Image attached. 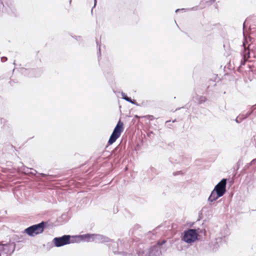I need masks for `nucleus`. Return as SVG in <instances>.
<instances>
[{"label":"nucleus","instance_id":"bb28decb","mask_svg":"<svg viewBox=\"0 0 256 256\" xmlns=\"http://www.w3.org/2000/svg\"><path fill=\"white\" fill-rule=\"evenodd\" d=\"M1 60L2 62H6L7 60V58L5 56H3L1 58Z\"/></svg>","mask_w":256,"mask_h":256},{"label":"nucleus","instance_id":"1a4fd4ad","mask_svg":"<svg viewBox=\"0 0 256 256\" xmlns=\"http://www.w3.org/2000/svg\"><path fill=\"white\" fill-rule=\"evenodd\" d=\"M226 179H222L214 188L213 190L218 194L223 196L226 192Z\"/></svg>","mask_w":256,"mask_h":256},{"label":"nucleus","instance_id":"4468645a","mask_svg":"<svg viewBox=\"0 0 256 256\" xmlns=\"http://www.w3.org/2000/svg\"><path fill=\"white\" fill-rule=\"evenodd\" d=\"M122 98L126 100V101L130 102V103H132V104H134V100H132V98L130 97H128L125 93L122 92Z\"/></svg>","mask_w":256,"mask_h":256},{"label":"nucleus","instance_id":"393cba45","mask_svg":"<svg viewBox=\"0 0 256 256\" xmlns=\"http://www.w3.org/2000/svg\"><path fill=\"white\" fill-rule=\"evenodd\" d=\"M96 44H97V46L98 47V51H99V54L100 55V45L99 44V43L98 42V40H96Z\"/></svg>","mask_w":256,"mask_h":256},{"label":"nucleus","instance_id":"f3484780","mask_svg":"<svg viewBox=\"0 0 256 256\" xmlns=\"http://www.w3.org/2000/svg\"><path fill=\"white\" fill-rule=\"evenodd\" d=\"M38 174L40 175L42 177L48 176V177H50V178H54L56 177V176H54V175H48V174H44L43 173H40V174Z\"/></svg>","mask_w":256,"mask_h":256},{"label":"nucleus","instance_id":"ddd939ff","mask_svg":"<svg viewBox=\"0 0 256 256\" xmlns=\"http://www.w3.org/2000/svg\"><path fill=\"white\" fill-rule=\"evenodd\" d=\"M243 46H244V51H242L241 53V54L243 58H245V60H248L250 58V51L249 49H246V46H244V44H243Z\"/></svg>","mask_w":256,"mask_h":256},{"label":"nucleus","instance_id":"f8f14e48","mask_svg":"<svg viewBox=\"0 0 256 256\" xmlns=\"http://www.w3.org/2000/svg\"><path fill=\"white\" fill-rule=\"evenodd\" d=\"M222 196L218 194L214 190H212L210 196L208 198V202H213L218 200L219 198L222 197Z\"/></svg>","mask_w":256,"mask_h":256},{"label":"nucleus","instance_id":"e433bc0d","mask_svg":"<svg viewBox=\"0 0 256 256\" xmlns=\"http://www.w3.org/2000/svg\"><path fill=\"white\" fill-rule=\"evenodd\" d=\"M134 104H136V106H138V104H136V102H134Z\"/></svg>","mask_w":256,"mask_h":256},{"label":"nucleus","instance_id":"2f4dec72","mask_svg":"<svg viewBox=\"0 0 256 256\" xmlns=\"http://www.w3.org/2000/svg\"><path fill=\"white\" fill-rule=\"evenodd\" d=\"M170 120H167L166 122V124H168V122H170Z\"/></svg>","mask_w":256,"mask_h":256},{"label":"nucleus","instance_id":"9d476101","mask_svg":"<svg viewBox=\"0 0 256 256\" xmlns=\"http://www.w3.org/2000/svg\"><path fill=\"white\" fill-rule=\"evenodd\" d=\"M88 234L79 236H70V244L75 242L78 243L81 241L88 242L89 239H88Z\"/></svg>","mask_w":256,"mask_h":256},{"label":"nucleus","instance_id":"473e14b6","mask_svg":"<svg viewBox=\"0 0 256 256\" xmlns=\"http://www.w3.org/2000/svg\"><path fill=\"white\" fill-rule=\"evenodd\" d=\"M244 28L245 27V22L243 24Z\"/></svg>","mask_w":256,"mask_h":256},{"label":"nucleus","instance_id":"9b49d317","mask_svg":"<svg viewBox=\"0 0 256 256\" xmlns=\"http://www.w3.org/2000/svg\"><path fill=\"white\" fill-rule=\"evenodd\" d=\"M251 114H253L254 116H256V105L253 106L246 113L244 112L240 114L239 115V118L244 120Z\"/></svg>","mask_w":256,"mask_h":256},{"label":"nucleus","instance_id":"6ab92c4d","mask_svg":"<svg viewBox=\"0 0 256 256\" xmlns=\"http://www.w3.org/2000/svg\"><path fill=\"white\" fill-rule=\"evenodd\" d=\"M145 117L148 118L150 120H152L154 119V116L152 115H147Z\"/></svg>","mask_w":256,"mask_h":256},{"label":"nucleus","instance_id":"20e7f679","mask_svg":"<svg viewBox=\"0 0 256 256\" xmlns=\"http://www.w3.org/2000/svg\"><path fill=\"white\" fill-rule=\"evenodd\" d=\"M16 248L14 242H9L8 244L0 243V249L2 256H10L14 252Z\"/></svg>","mask_w":256,"mask_h":256},{"label":"nucleus","instance_id":"c756f323","mask_svg":"<svg viewBox=\"0 0 256 256\" xmlns=\"http://www.w3.org/2000/svg\"><path fill=\"white\" fill-rule=\"evenodd\" d=\"M27 70H27L26 69L24 68H22V72H23V71H25V72H26V71H27Z\"/></svg>","mask_w":256,"mask_h":256},{"label":"nucleus","instance_id":"39448f33","mask_svg":"<svg viewBox=\"0 0 256 256\" xmlns=\"http://www.w3.org/2000/svg\"><path fill=\"white\" fill-rule=\"evenodd\" d=\"M198 232L195 229H189L184 232L182 240L190 244L198 238Z\"/></svg>","mask_w":256,"mask_h":256},{"label":"nucleus","instance_id":"7c9ffc66","mask_svg":"<svg viewBox=\"0 0 256 256\" xmlns=\"http://www.w3.org/2000/svg\"><path fill=\"white\" fill-rule=\"evenodd\" d=\"M94 0V6H96V0Z\"/></svg>","mask_w":256,"mask_h":256},{"label":"nucleus","instance_id":"c85d7f7f","mask_svg":"<svg viewBox=\"0 0 256 256\" xmlns=\"http://www.w3.org/2000/svg\"><path fill=\"white\" fill-rule=\"evenodd\" d=\"M184 8H182V9H177L176 10V12H178L180 11V10H184Z\"/></svg>","mask_w":256,"mask_h":256},{"label":"nucleus","instance_id":"a878e982","mask_svg":"<svg viewBox=\"0 0 256 256\" xmlns=\"http://www.w3.org/2000/svg\"><path fill=\"white\" fill-rule=\"evenodd\" d=\"M0 122L1 124H4L6 122V120L4 118H0Z\"/></svg>","mask_w":256,"mask_h":256},{"label":"nucleus","instance_id":"2eb2a0df","mask_svg":"<svg viewBox=\"0 0 256 256\" xmlns=\"http://www.w3.org/2000/svg\"><path fill=\"white\" fill-rule=\"evenodd\" d=\"M196 100L198 101V104H202L206 100V97L202 96L197 95L196 97Z\"/></svg>","mask_w":256,"mask_h":256},{"label":"nucleus","instance_id":"cd10ccee","mask_svg":"<svg viewBox=\"0 0 256 256\" xmlns=\"http://www.w3.org/2000/svg\"><path fill=\"white\" fill-rule=\"evenodd\" d=\"M120 150V148L119 146H116V147L114 148V150H113V152H114L115 151H116H116H117V150Z\"/></svg>","mask_w":256,"mask_h":256},{"label":"nucleus","instance_id":"a211bd4d","mask_svg":"<svg viewBox=\"0 0 256 256\" xmlns=\"http://www.w3.org/2000/svg\"><path fill=\"white\" fill-rule=\"evenodd\" d=\"M215 0H202V1L205 4H211L213 2H214Z\"/></svg>","mask_w":256,"mask_h":256},{"label":"nucleus","instance_id":"f03ea898","mask_svg":"<svg viewBox=\"0 0 256 256\" xmlns=\"http://www.w3.org/2000/svg\"><path fill=\"white\" fill-rule=\"evenodd\" d=\"M46 227V222H41L31 226L24 230V232L30 236H34L40 234L44 231Z\"/></svg>","mask_w":256,"mask_h":256},{"label":"nucleus","instance_id":"b1692460","mask_svg":"<svg viewBox=\"0 0 256 256\" xmlns=\"http://www.w3.org/2000/svg\"><path fill=\"white\" fill-rule=\"evenodd\" d=\"M256 162V158L255 159H254L250 163H249V164L250 165H253L255 164Z\"/></svg>","mask_w":256,"mask_h":256},{"label":"nucleus","instance_id":"aec40b11","mask_svg":"<svg viewBox=\"0 0 256 256\" xmlns=\"http://www.w3.org/2000/svg\"><path fill=\"white\" fill-rule=\"evenodd\" d=\"M242 120V119L239 118V116L236 118L235 121L237 123H240Z\"/></svg>","mask_w":256,"mask_h":256},{"label":"nucleus","instance_id":"4be33fe9","mask_svg":"<svg viewBox=\"0 0 256 256\" xmlns=\"http://www.w3.org/2000/svg\"><path fill=\"white\" fill-rule=\"evenodd\" d=\"M180 174H182V171H177L176 172H173V175L174 176H177V175Z\"/></svg>","mask_w":256,"mask_h":256},{"label":"nucleus","instance_id":"4c0bfd02","mask_svg":"<svg viewBox=\"0 0 256 256\" xmlns=\"http://www.w3.org/2000/svg\"><path fill=\"white\" fill-rule=\"evenodd\" d=\"M248 166H250V164H248Z\"/></svg>","mask_w":256,"mask_h":256},{"label":"nucleus","instance_id":"f257e3e1","mask_svg":"<svg viewBox=\"0 0 256 256\" xmlns=\"http://www.w3.org/2000/svg\"><path fill=\"white\" fill-rule=\"evenodd\" d=\"M167 241L166 240H159L157 244L151 246L148 252L144 250L138 252V256H160L162 250L166 251L168 246H166Z\"/></svg>","mask_w":256,"mask_h":256},{"label":"nucleus","instance_id":"f704fd0d","mask_svg":"<svg viewBox=\"0 0 256 256\" xmlns=\"http://www.w3.org/2000/svg\"><path fill=\"white\" fill-rule=\"evenodd\" d=\"M15 62H16V60H14V64H15Z\"/></svg>","mask_w":256,"mask_h":256},{"label":"nucleus","instance_id":"423d86ee","mask_svg":"<svg viewBox=\"0 0 256 256\" xmlns=\"http://www.w3.org/2000/svg\"><path fill=\"white\" fill-rule=\"evenodd\" d=\"M88 242H95L97 243H106L114 240L108 236L100 234H90L88 236Z\"/></svg>","mask_w":256,"mask_h":256},{"label":"nucleus","instance_id":"5701e85b","mask_svg":"<svg viewBox=\"0 0 256 256\" xmlns=\"http://www.w3.org/2000/svg\"><path fill=\"white\" fill-rule=\"evenodd\" d=\"M32 170L33 171L32 172L30 171V174H34V175L36 176V174L38 173L37 171L36 170H34L33 168H32Z\"/></svg>","mask_w":256,"mask_h":256},{"label":"nucleus","instance_id":"6e6552de","mask_svg":"<svg viewBox=\"0 0 256 256\" xmlns=\"http://www.w3.org/2000/svg\"><path fill=\"white\" fill-rule=\"evenodd\" d=\"M70 235H64L60 237L54 238L52 242L56 246L60 247L70 244Z\"/></svg>","mask_w":256,"mask_h":256},{"label":"nucleus","instance_id":"412c9836","mask_svg":"<svg viewBox=\"0 0 256 256\" xmlns=\"http://www.w3.org/2000/svg\"><path fill=\"white\" fill-rule=\"evenodd\" d=\"M247 60H245V58H242V60H241L240 62V66L244 65L246 62Z\"/></svg>","mask_w":256,"mask_h":256},{"label":"nucleus","instance_id":"72a5a7b5","mask_svg":"<svg viewBox=\"0 0 256 256\" xmlns=\"http://www.w3.org/2000/svg\"><path fill=\"white\" fill-rule=\"evenodd\" d=\"M176 120H174L172 121V122H176Z\"/></svg>","mask_w":256,"mask_h":256},{"label":"nucleus","instance_id":"dca6fc26","mask_svg":"<svg viewBox=\"0 0 256 256\" xmlns=\"http://www.w3.org/2000/svg\"><path fill=\"white\" fill-rule=\"evenodd\" d=\"M22 171L24 172L26 174H30V171L32 170V168H29L28 167H26V166H24L22 168Z\"/></svg>","mask_w":256,"mask_h":256},{"label":"nucleus","instance_id":"c9c22d12","mask_svg":"<svg viewBox=\"0 0 256 256\" xmlns=\"http://www.w3.org/2000/svg\"><path fill=\"white\" fill-rule=\"evenodd\" d=\"M134 104H136V106H138V104H136V102H134Z\"/></svg>","mask_w":256,"mask_h":256},{"label":"nucleus","instance_id":"0eeeda50","mask_svg":"<svg viewBox=\"0 0 256 256\" xmlns=\"http://www.w3.org/2000/svg\"><path fill=\"white\" fill-rule=\"evenodd\" d=\"M118 241L120 242V244H118V250L122 249V250L120 251L118 250H113L114 253L115 254H120L122 256H132V253L130 251L128 252L123 250L124 249L127 250L128 246L129 244L128 243L125 244L126 240H118Z\"/></svg>","mask_w":256,"mask_h":256},{"label":"nucleus","instance_id":"7ed1b4c3","mask_svg":"<svg viewBox=\"0 0 256 256\" xmlns=\"http://www.w3.org/2000/svg\"><path fill=\"white\" fill-rule=\"evenodd\" d=\"M123 126V122L120 120L110 136L108 141V144H112L120 136L121 133L124 130Z\"/></svg>","mask_w":256,"mask_h":256}]
</instances>
